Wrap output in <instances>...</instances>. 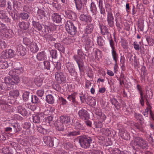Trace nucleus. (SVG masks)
Here are the masks:
<instances>
[{"label":"nucleus","instance_id":"473e14b6","mask_svg":"<svg viewBox=\"0 0 154 154\" xmlns=\"http://www.w3.org/2000/svg\"><path fill=\"white\" fill-rule=\"evenodd\" d=\"M55 47L60 52L63 53L65 51L64 47L60 43L56 44Z\"/></svg>","mask_w":154,"mask_h":154},{"label":"nucleus","instance_id":"72a5a7b5","mask_svg":"<svg viewBox=\"0 0 154 154\" xmlns=\"http://www.w3.org/2000/svg\"><path fill=\"white\" fill-rule=\"evenodd\" d=\"M97 43L98 45L100 46H102L104 44V41L100 36L97 37Z\"/></svg>","mask_w":154,"mask_h":154},{"label":"nucleus","instance_id":"bf43d9fd","mask_svg":"<svg viewBox=\"0 0 154 154\" xmlns=\"http://www.w3.org/2000/svg\"><path fill=\"white\" fill-rule=\"evenodd\" d=\"M55 67L57 70H60L61 68L60 63L57 62L56 64Z\"/></svg>","mask_w":154,"mask_h":154},{"label":"nucleus","instance_id":"39448f33","mask_svg":"<svg viewBox=\"0 0 154 154\" xmlns=\"http://www.w3.org/2000/svg\"><path fill=\"white\" fill-rule=\"evenodd\" d=\"M55 78L56 81L58 83L65 82L66 81L65 76L63 73L61 72H57L55 74Z\"/></svg>","mask_w":154,"mask_h":154},{"label":"nucleus","instance_id":"e433bc0d","mask_svg":"<svg viewBox=\"0 0 154 154\" xmlns=\"http://www.w3.org/2000/svg\"><path fill=\"white\" fill-rule=\"evenodd\" d=\"M75 128L76 129H77L78 131H79L80 129H83V128L81 124L79 122H76L74 124Z\"/></svg>","mask_w":154,"mask_h":154},{"label":"nucleus","instance_id":"8fccbe9b","mask_svg":"<svg viewBox=\"0 0 154 154\" xmlns=\"http://www.w3.org/2000/svg\"><path fill=\"white\" fill-rule=\"evenodd\" d=\"M45 68L47 69H50V63L48 61H45L44 63Z\"/></svg>","mask_w":154,"mask_h":154},{"label":"nucleus","instance_id":"6ab92c4d","mask_svg":"<svg viewBox=\"0 0 154 154\" xmlns=\"http://www.w3.org/2000/svg\"><path fill=\"white\" fill-rule=\"evenodd\" d=\"M37 58L39 60H45L46 58L45 52L43 51L38 53L37 55Z\"/></svg>","mask_w":154,"mask_h":154},{"label":"nucleus","instance_id":"603ef678","mask_svg":"<svg viewBox=\"0 0 154 154\" xmlns=\"http://www.w3.org/2000/svg\"><path fill=\"white\" fill-rule=\"evenodd\" d=\"M133 45L134 48L136 50H139L140 49V46L137 42H134Z\"/></svg>","mask_w":154,"mask_h":154},{"label":"nucleus","instance_id":"864d4df0","mask_svg":"<svg viewBox=\"0 0 154 154\" xmlns=\"http://www.w3.org/2000/svg\"><path fill=\"white\" fill-rule=\"evenodd\" d=\"M135 116L137 119V120H139L141 121H142L143 120V119L142 117V116L140 114H135Z\"/></svg>","mask_w":154,"mask_h":154},{"label":"nucleus","instance_id":"b1692460","mask_svg":"<svg viewBox=\"0 0 154 154\" xmlns=\"http://www.w3.org/2000/svg\"><path fill=\"white\" fill-rule=\"evenodd\" d=\"M93 26L92 24L88 25L85 30V32L87 34L91 33L93 31Z\"/></svg>","mask_w":154,"mask_h":154},{"label":"nucleus","instance_id":"f704fd0d","mask_svg":"<svg viewBox=\"0 0 154 154\" xmlns=\"http://www.w3.org/2000/svg\"><path fill=\"white\" fill-rule=\"evenodd\" d=\"M80 5H78L76 3H75L76 8L78 10H80L82 5L86 4L87 2V0H80Z\"/></svg>","mask_w":154,"mask_h":154},{"label":"nucleus","instance_id":"f8f14e48","mask_svg":"<svg viewBox=\"0 0 154 154\" xmlns=\"http://www.w3.org/2000/svg\"><path fill=\"white\" fill-rule=\"evenodd\" d=\"M137 89L138 91H139V93L140 94V101L142 106H143L144 104V96H143L142 88L141 86L137 85Z\"/></svg>","mask_w":154,"mask_h":154},{"label":"nucleus","instance_id":"338daca9","mask_svg":"<svg viewBox=\"0 0 154 154\" xmlns=\"http://www.w3.org/2000/svg\"><path fill=\"white\" fill-rule=\"evenodd\" d=\"M91 85V83L89 82H87L85 83V87L86 88H89Z\"/></svg>","mask_w":154,"mask_h":154},{"label":"nucleus","instance_id":"ea45409f","mask_svg":"<svg viewBox=\"0 0 154 154\" xmlns=\"http://www.w3.org/2000/svg\"><path fill=\"white\" fill-rule=\"evenodd\" d=\"M80 134L79 131H72L69 132L67 134L68 136H73L79 135Z\"/></svg>","mask_w":154,"mask_h":154},{"label":"nucleus","instance_id":"3c124183","mask_svg":"<svg viewBox=\"0 0 154 154\" xmlns=\"http://www.w3.org/2000/svg\"><path fill=\"white\" fill-rule=\"evenodd\" d=\"M44 92V91L43 90H39L37 91V94L38 96L41 97L43 95Z\"/></svg>","mask_w":154,"mask_h":154},{"label":"nucleus","instance_id":"20e7f679","mask_svg":"<svg viewBox=\"0 0 154 154\" xmlns=\"http://www.w3.org/2000/svg\"><path fill=\"white\" fill-rule=\"evenodd\" d=\"M65 28L66 31L71 35H74L76 31V28L70 20L67 21L65 24Z\"/></svg>","mask_w":154,"mask_h":154},{"label":"nucleus","instance_id":"4be33fe9","mask_svg":"<svg viewBox=\"0 0 154 154\" xmlns=\"http://www.w3.org/2000/svg\"><path fill=\"white\" fill-rule=\"evenodd\" d=\"M37 45L35 43L32 44L30 46V50L32 52L35 53L38 50Z\"/></svg>","mask_w":154,"mask_h":154},{"label":"nucleus","instance_id":"bb28decb","mask_svg":"<svg viewBox=\"0 0 154 154\" xmlns=\"http://www.w3.org/2000/svg\"><path fill=\"white\" fill-rule=\"evenodd\" d=\"M91 11L93 13V15L96 14L97 12V9L95 4L92 2L91 4Z\"/></svg>","mask_w":154,"mask_h":154},{"label":"nucleus","instance_id":"09e8293b","mask_svg":"<svg viewBox=\"0 0 154 154\" xmlns=\"http://www.w3.org/2000/svg\"><path fill=\"white\" fill-rule=\"evenodd\" d=\"M1 54L2 57L4 59L9 58V55L8 54V52H6L4 51L2 52Z\"/></svg>","mask_w":154,"mask_h":154},{"label":"nucleus","instance_id":"680f3d73","mask_svg":"<svg viewBox=\"0 0 154 154\" xmlns=\"http://www.w3.org/2000/svg\"><path fill=\"white\" fill-rule=\"evenodd\" d=\"M38 14L39 16H41L42 17L43 16H45L44 12L43 11L41 10H38Z\"/></svg>","mask_w":154,"mask_h":154},{"label":"nucleus","instance_id":"412c9836","mask_svg":"<svg viewBox=\"0 0 154 154\" xmlns=\"http://www.w3.org/2000/svg\"><path fill=\"white\" fill-rule=\"evenodd\" d=\"M46 101L48 103L52 104L54 102V99L53 96L51 94H48L46 96Z\"/></svg>","mask_w":154,"mask_h":154},{"label":"nucleus","instance_id":"2f4dec72","mask_svg":"<svg viewBox=\"0 0 154 154\" xmlns=\"http://www.w3.org/2000/svg\"><path fill=\"white\" fill-rule=\"evenodd\" d=\"M53 117H52V116H48L45 118L43 119V120L44 122L46 123V124H48L50 125L51 122L53 121Z\"/></svg>","mask_w":154,"mask_h":154},{"label":"nucleus","instance_id":"9d476101","mask_svg":"<svg viewBox=\"0 0 154 154\" xmlns=\"http://www.w3.org/2000/svg\"><path fill=\"white\" fill-rule=\"evenodd\" d=\"M18 112L23 116H27L30 113L29 110H27L21 106H19L18 107Z\"/></svg>","mask_w":154,"mask_h":154},{"label":"nucleus","instance_id":"aec40b11","mask_svg":"<svg viewBox=\"0 0 154 154\" xmlns=\"http://www.w3.org/2000/svg\"><path fill=\"white\" fill-rule=\"evenodd\" d=\"M52 19L53 21L57 23H60L61 20L60 16L57 13H54L53 15Z\"/></svg>","mask_w":154,"mask_h":154},{"label":"nucleus","instance_id":"9b49d317","mask_svg":"<svg viewBox=\"0 0 154 154\" xmlns=\"http://www.w3.org/2000/svg\"><path fill=\"white\" fill-rule=\"evenodd\" d=\"M29 23L24 21L19 22L18 24V26L21 30H26L29 27Z\"/></svg>","mask_w":154,"mask_h":154},{"label":"nucleus","instance_id":"69168bd1","mask_svg":"<svg viewBox=\"0 0 154 154\" xmlns=\"http://www.w3.org/2000/svg\"><path fill=\"white\" fill-rule=\"evenodd\" d=\"M106 91V89L104 87H102L100 88L99 89V92L101 93H104Z\"/></svg>","mask_w":154,"mask_h":154},{"label":"nucleus","instance_id":"1a4fd4ad","mask_svg":"<svg viewBox=\"0 0 154 154\" xmlns=\"http://www.w3.org/2000/svg\"><path fill=\"white\" fill-rule=\"evenodd\" d=\"M84 55V54L82 52H80L78 53V55H75L73 56L74 59L76 62L79 69H80L79 62H81V60L83 58V56Z\"/></svg>","mask_w":154,"mask_h":154},{"label":"nucleus","instance_id":"4d7b16f0","mask_svg":"<svg viewBox=\"0 0 154 154\" xmlns=\"http://www.w3.org/2000/svg\"><path fill=\"white\" fill-rule=\"evenodd\" d=\"M6 4V2L5 0H0V6L4 7Z\"/></svg>","mask_w":154,"mask_h":154},{"label":"nucleus","instance_id":"58836bf2","mask_svg":"<svg viewBox=\"0 0 154 154\" xmlns=\"http://www.w3.org/2000/svg\"><path fill=\"white\" fill-rule=\"evenodd\" d=\"M0 18L2 19H8L6 15V12L3 10L0 11Z\"/></svg>","mask_w":154,"mask_h":154},{"label":"nucleus","instance_id":"c03bdc74","mask_svg":"<svg viewBox=\"0 0 154 154\" xmlns=\"http://www.w3.org/2000/svg\"><path fill=\"white\" fill-rule=\"evenodd\" d=\"M8 64L6 62H4L0 64V67L3 69H5L8 67Z\"/></svg>","mask_w":154,"mask_h":154},{"label":"nucleus","instance_id":"e2e57ef3","mask_svg":"<svg viewBox=\"0 0 154 154\" xmlns=\"http://www.w3.org/2000/svg\"><path fill=\"white\" fill-rule=\"evenodd\" d=\"M107 74L110 76H113L114 75V74L113 72L110 70H108L107 71Z\"/></svg>","mask_w":154,"mask_h":154},{"label":"nucleus","instance_id":"79ce46f5","mask_svg":"<svg viewBox=\"0 0 154 154\" xmlns=\"http://www.w3.org/2000/svg\"><path fill=\"white\" fill-rule=\"evenodd\" d=\"M76 95V94L73 93V94L69 95L67 97V99L68 100H69L70 101H71V100H72V102H74L75 101V96Z\"/></svg>","mask_w":154,"mask_h":154},{"label":"nucleus","instance_id":"0eeeda50","mask_svg":"<svg viewBox=\"0 0 154 154\" xmlns=\"http://www.w3.org/2000/svg\"><path fill=\"white\" fill-rule=\"evenodd\" d=\"M43 140L44 142L47 145L50 147L53 146L54 140L52 137L47 136H44L43 137Z\"/></svg>","mask_w":154,"mask_h":154},{"label":"nucleus","instance_id":"7c9ffc66","mask_svg":"<svg viewBox=\"0 0 154 154\" xmlns=\"http://www.w3.org/2000/svg\"><path fill=\"white\" fill-rule=\"evenodd\" d=\"M151 107L149 106L145 109V110L143 112V114L144 116L146 117L148 116V112L149 110L150 114L152 117H153V114L150 110Z\"/></svg>","mask_w":154,"mask_h":154},{"label":"nucleus","instance_id":"5fc2aeb1","mask_svg":"<svg viewBox=\"0 0 154 154\" xmlns=\"http://www.w3.org/2000/svg\"><path fill=\"white\" fill-rule=\"evenodd\" d=\"M0 46L1 48H5L6 44L4 41H0Z\"/></svg>","mask_w":154,"mask_h":154},{"label":"nucleus","instance_id":"a19ab883","mask_svg":"<svg viewBox=\"0 0 154 154\" xmlns=\"http://www.w3.org/2000/svg\"><path fill=\"white\" fill-rule=\"evenodd\" d=\"M29 93L27 91H25L23 94V97L24 100L27 101L29 98Z\"/></svg>","mask_w":154,"mask_h":154},{"label":"nucleus","instance_id":"cd10ccee","mask_svg":"<svg viewBox=\"0 0 154 154\" xmlns=\"http://www.w3.org/2000/svg\"><path fill=\"white\" fill-rule=\"evenodd\" d=\"M112 54L113 59L116 64V62H117L118 60V55L117 54L115 50H112Z\"/></svg>","mask_w":154,"mask_h":154},{"label":"nucleus","instance_id":"774afa93","mask_svg":"<svg viewBox=\"0 0 154 154\" xmlns=\"http://www.w3.org/2000/svg\"><path fill=\"white\" fill-rule=\"evenodd\" d=\"M99 8L103 7V1L102 0H99Z\"/></svg>","mask_w":154,"mask_h":154},{"label":"nucleus","instance_id":"f257e3e1","mask_svg":"<svg viewBox=\"0 0 154 154\" xmlns=\"http://www.w3.org/2000/svg\"><path fill=\"white\" fill-rule=\"evenodd\" d=\"M12 75L9 76L8 77L5 78L4 79L5 83H3L2 85H5L6 84L8 85L7 89H11L12 88L11 85H12L16 84L20 82V79L17 75H14L15 74H20V71L19 69H14L12 71H11L10 73L12 74Z\"/></svg>","mask_w":154,"mask_h":154},{"label":"nucleus","instance_id":"c9c22d12","mask_svg":"<svg viewBox=\"0 0 154 154\" xmlns=\"http://www.w3.org/2000/svg\"><path fill=\"white\" fill-rule=\"evenodd\" d=\"M32 24L34 27L36 28L38 30H40L42 29L41 25L38 22H36L35 21H33Z\"/></svg>","mask_w":154,"mask_h":154},{"label":"nucleus","instance_id":"f3484780","mask_svg":"<svg viewBox=\"0 0 154 154\" xmlns=\"http://www.w3.org/2000/svg\"><path fill=\"white\" fill-rule=\"evenodd\" d=\"M17 50L20 55L23 56L25 55L26 49L22 45H19L18 47L17 48Z\"/></svg>","mask_w":154,"mask_h":154},{"label":"nucleus","instance_id":"37998d69","mask_svg":"<svg viewBox=\"0 0 154 154\" xmlns=\"http://www.w3.org/2000/svg\"><path fill=\"white\" fill-rule=\"evenodd\" d=\"M20 17L23 20L27 19L29 17L28 14L26 13H22L20 14Z\"/></svg>","mask_w":154,"mask_h":154},{"label":"nucleus","instance_id":"13d9d810","mask_svg":"<svg viewBox=\"0 0 154 154\" xmlns=\"http://www.w3.org/2000/svg\"><path fill=\"white\" fill-rule=\"evenodd\" d=\"M27 154H35L34 151L32 149H29L27 151Z\"/></svg>","mask_w":154,"mask_h":154},{"label":"nucleus","instance_id":"7ed1b4c3","mask_svg":"<svg viewBox=\"0 0 154 154\" xmlns=\"http://www.w3.org/2000/svg\"><path fill=\"white\" fill-rule=\"evenodd\" d=\"M92 141L91 139L89 137H81L79 139V142L81 147L84 148L89 147Z\"/></svg>","mask_w":154,"mask_h":154},{"label":"nucleus","instance_id":"6e6552de","mask_svg":"<svg viewBox=\"0 0 154 154\" xmlns=\"http://www.w3.org/2000/svg\"><path fill=\"white\" fill-rule=\"evenodd\" d=\"M107 21L108 24L110 27H112L114 25V18L112 13L108 12L107 15Z\"/></svg>","mask_w":154,"mask_h":154},{"label":"nucleus","instance_id":"4468645a","mask_svg":"<svg viewBox=\"0 0 154 154\" xmlns=\"http://www.w3.org/2000/svg\"><path fill=\"white\" fill-rule=\"evenodd\" d=\"M80 19L82 21L87 23H90L91 21V18L90 16L83 14L80 15Z\"/></svg>","mask_w":154,"mask_h":154},{"label":"nucleus","instance_id":"052dcab7","mask_svg":"<svg viewBox=\"0 0 154 154\" xmlns=\"http://www.w3.org/2000/svg\"><path fill=\"white\" fill-rule=\"evenodd\" d=\"M110 45L112 50H115V47L114 46V43L113 40H110Z\"/></svg>","mask_w":154,"mask_h":154},{"label":"nucleus","instance_id":"393cba45","mask_svg":"<svg viewBox=\"0 0 154 154\" xmlns=\"http://www.w3.org/2000/svg\"><path fill=\"white\" fill-rule=\"evenodd\" d=\"M102 52L100 50L97 49L95 51V58L97 60H99L102 57Z\"/></svg>","mask_w":154,"mask_h":154},{"label":"nucleus","instance_id":"dca6fc26","mask_svg":"<svg viewBox=\"0 0 154 154\" xmlns=\"http://www.w3.org/2000/svg\"><path fill=\"white\" fill-rule=\"evenodd\" d=\"M60 121L63 124H69L70 122L69 117L66 116H62L60 117Z\"/></svg>","mask_w":154,"mask_h":154},{"label":"nucleus","instance_id":"a211bd4d","mask_svg":"<svg viewBox=\"0 0 154 154\" xmlns=\"http://www.w3.org/2000/svg\"><path fill=\"white\" fill-rule=\"evenodd\" d=\"M56 129L58 131H63L64 129L63 124L60 122H57L55 125Z\"/></svg>","mask_w":154,"mask_h":154},{"label":"nucleus","instance_id":"4c0bfd02","mask_svg":"<svg viewBox=\"0 0 154 154\" xmlns=\"http://www.w3.org/2000/svg\"><path fill=\"white\" fill-rule=\"evenodd\" d=\"M25 106L26 108L32 111L36 110L38 107L35 105H31L29 104H26Z\"/></svg>","mask_w":154,"mask_h":154},{"label":"nucleus","instance_id":"c85d7f7f","mask_svg":"<svg viewBox=\"0 0 154 154\" xmlns=\"http://www.w3.org/2000/svg\"><path fill=\"white\" fill-rule=\"evenodd\" d=\"M35 84L38 86H40L42 84V80L40 77H37L34 79Z\"/></svg>","mask_w":154,"mask_h":154},{"label":"nucleus","instance_id":"ddd939ff","mask_svg":"<svg viewBox=\"0 0 154 154\" xmlns=\"http://www.w3.org/2000/svg\"><path fill=\"white\" fill-rule=\"evenodd\" d=\"M66 14L67 17L69 19L74 20H75L77 16L76 14L74 12L70 11L66 12Z\"/></svg>","mask_w":154,"mask_h":154},{"label":"nucleus","instance_id":"0e129e2a","mask_svg":"<svg viewBox=\"0 0 154 154\" xmlns=\"http://www.w3.org/2000/svg\"><path fill=\"white\" fill-rule=\"evenodd\" d=\"M23 41L25 43V44L26 45H28V43H29V42H30L29 39L26 38H23Z\"/></svg>","mask_w":154,"mask_h":154},{"label":"nucleus","instance_id":"2eb2a0df","mask_svg":"<svg viewBox=\"0 0 154 154\" xmlns=\"http://www.w3.org/2000/svg\"><path fill=\"white\" fill-rule=\"evenodd\" d=\"M66 67L71 75H74L75 71L74 69L73 65L71 63H68L66 64Z\"/></svg>","mask_w":154,"mask_h":154},{"label":"nucleus","instance_id":"49530a36","mask_svg":"<svg viewBox=\"0 0 154 154\" xmlns=\"http://www.w3.org/2000/svg\"><path fill=\"white\" fill-rule=\"evenodd\" d=\"M32 101L33 103H37L38 102V98L35 95L32 96Z\"/></svg>","mask_w":154,"mask_h":154},{"label":"nucleus","instance_id":"a18cd8bd","mask_svg":"<svg viewBox=\"0 0 154 154\" xmlns=\"http://www.w3.org/2000/svg\"><path fill=\"white\" fill-rule=\"evenodd\" d=\"M8 54L9 55V58H11L14 57V51L11 49H9L8 51Z\"/></svg>","mask_w":154,"mask_h":154},{"label":"nucleus","instance_id":"5701e85b","mask_svg":"<svg viewBox=\"0 0 154 154\" xmlns=\"http://www.w3.org/2000/svg\"><path fill=\"white\" fill-rule=\"evenodd\" d=\"M19 91L17 90L11 91L9 92V95L11 97L14 98L17 97L19 96Z\"/></svg>","mask_w":154,"mask_h":154},{"label":"nucleus","instance_id":"6e6d98bb","mask_svg":"<svg viewBox=\"0 0 154 154\" xmlns=\"http://www.w3.org/2000/svg\"><path fill=\"white\" fill-rule=\"evenodd\" d=\"M100 11V12L101 15H104L105 14V10L103 7H101L99 8Z\"/></svg>","mask_w":154,"mask_h":154},{"label":"nucleus","instance_id":"423d86ee","mask_svg":"<svg viewBox=\"0 0 154 154\" xmlns=\"http://www.w3.org/2000/svg\"><path fill=\"white\" fill-rule=\"evenodd\" d=\"M78 115L80 118L83 120H88L89 118V115L88 112L83 109L79 111Z\"/></svg>","mask_w":154,"mask_h":154},{"label":"nucleus","instance_id":"a878e982","mask_svg":"<svg viewBox=\"0 0 154 154\" xmlns=\"http://www.w3.org/2000/svg\"><path fill=\"white\" fill-rule=\"evenodd\" d=\"M41 114H35L33 116V122L35 123H39L40 121Z\"/></svg>","mask_w":154,"mask_h":154},{"label":"nucleus","instance_id":"c756f323","mask_svg":"<svg viewBox=\"0 0 154 154\" xmlns=\"http://www.w3.org/2000/svg\"><path fill=\"white\" fill-rule=\"evenodd\" d=\"M37 130L40 133L43 134H47L48 133V131L47 130L44 128L40 125L37 127Z\"/></svg>","mask_w":154,"mask_h":154},{"label":"nucleus","instance_id":"de8ad7c7","mask_svg":"<svg viewBox=\"0 0 154 154\" xmlns=\"http://www.w3.org/2000/svg\"><path fill=\"white\" fill-rule=\"evenodd\" d=\"M51 53V57L52 58L55 59L57 57V53L56 50H52Z\"/></svg>","mask_w":154,"mask_h":154},{"label":"nucleus","instance_id":"f03ea898","mask_svg":"<svg viewBox=\"0 0 154 154\" xmlns=\"http://www.w3.org/2000/svg\"><path fill=\"white\" fill-rule=\"evenodd\" d=\"M131 144L133 146H137L140 149H147L148 146L147 142L142 137H139L135 138Z\"/></svg>","mask_w":154,"mask_h":154}]
</instances>
